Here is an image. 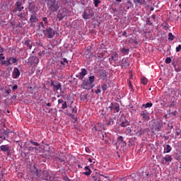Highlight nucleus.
Here are the masks:
<instances>
[{
    "instance_id": "29",
    "label": "nucleus",
    "mask_w": 181,
    "mask_h": 181,
    "mask_svg": "<svg viewBox=\"0 0 181 181\" xmlns=\"http://www.w3.org/2000/svg\"><path fill=\"white\" fill-rule=\"evenodd\" d=\"M152 105H153V104H152V103H147L146 104H143L142 107L143 108H151V107H152Z\"/></svg>"
},
{
    "instance_id": "63",
    "label": "nucleus",
    "mask_w": 181,
    "mask_h": 181,
    "mask_svg": "<svg viewBox=\"0 0 181 181\" xmlns=\"http://www.w3.org/2000/svg\"><path fill=\"white\" fill-rule=\"evenodd\" d=\"M11 91L12 90L11 89H7V90H6V94H11Z\"/></svg>"
},
{
    "instance_id": "20",
    "label": "nucleus",
    "mask_w": 181,
    "mask_h": 181,
    "mask_svg": "<svg viewBox=\"0 0 181 181\" xmlns=\"http://www.w3.org/2000/svg\"><path fill=\"white\" fill-rule=\"evenodd\" d=\"M170 151H172V146H170V145H169V144H167L164 147L163 153H169V152H170Z\"/></svg>"
},
{
    "instance_id": "15",
    "label": "nucleus",
    "mask_w": 181,
    "mask_h": 181,
    "mask_svg": "<svg viewBox=\"0 0 181 181\" xmlns=\"http://www.w3.org/2000/svg\"><path fill=\"white\" fill-rule=\"evenodd\" d=\"M140 115L142 117L144 121H149V119H151L149 115H148V113L145 112L144 111L141 112Z\"/></svg>"
},
{
    "instance_id": "1",
    "label": "nucleus",
    "mask_w": 181,
    "mask_h": 181,
    "mask_svg": "<svg viewBox=\"0 0 181 181\" xmlns=\"http://www.w3.org/2000/svg\"><path fill=\"white\" fill-rule=\"evenodd\" d=\"M2 66H5V67H8V66H18V59L16 57H6L4 61H1Z\"/></svg>"
},
{
    "instance_id": "11",
    "label": "nucleus",
    "mask_w": 181,
    "mask_h": 181,
    "mask_svg": "<svg viewBox=\"0 0 181 181\" xmlns=\"http://www.w3.org/2000/svg\"><path fill=\"white\" fill-rule=\"evenodd\" d=\"M28 9L29 12H30L31 13H33V12H35V9H36L35 3L28 2Z\"/></svg>"
},
{
    "instance_id": "60",
    "label": "nucleus",
    "mask_w": 181,
    "mask_h": 181,
    "mask_svg": "<svg viewBox=\"0 0 181 181\" xmlns=\"http://www.w3.org/2000/svg\"><path fill=\"white\" fill-rule=\"evenodd\" d=\"M172 115H173L174 117H176V115H177V111H174L173 112H171Z\"/></svg>"
},
{
    "instance_id": "6",
    "label": "nucleus",
    "mask_w": 181,
    "mask_h": 181,
    "mask_svg": "<svg viewBox=\"0 0 181 181\" xmlns=\"http://www.w3.org/2000/svg\"><path fill=\"white\" fill-rule=\"evenodd\" d=\"M66 16H67V11H66V8H63L59 11L57 15V18H58L59 21H62L64 18H66Z\"/></svg>"
},
{
    "instance_id": "57",
    "label": "nucleus",
    "mask_w": 181,
    "mask_h": 181,
    "mask_svg": "<svg viewBox=\"0 0 181 181\" xmlns=\"http://www.w3.org/2000/svg\"><path fill=\"white\" fill-rule=\"evenodd\" d=\"M12 89L13 90V91L18 90V85H15L12 87Z\"/></svg>"
},
{
    "instance_id": "9",
    "label": "nucleus",
    "mask_w": 181,
    "mask_h": 181,
    "mask_svg": "<svg viewBox=\"0 0 181 181\" xmlns=\"http://www.w3.org/2000/svg\"><path fill=\"white\" fill-rule=\"evenodd\" d=\"M172 160H173L172 156L166 155L165 157L162 158L161 163H163V165H166V163H168V162H172Z\"/></svg>"
},
{
    "instance_id": "26",
    "label": "nucleus",
    "mask_w": 181,
    "mask_h": 181,
    "mask_svg": "<svg viewBox=\"0 0 181 181\" xmlns=\"http://www.w3.org/2000/svg\"><path fill=\"white\" fill-rule=\"evenodd\" d=\"M110 60H113V62H117L118 60V54L117 52L114 53L110 58Z\"/></svg>"
},
{
    "instance_id": "58",
    "label": "nucleus",
    "mask_w": 181,
    "mask_h": 181,
    "mask_svg": "<svg viewBox=\"0 0 181 181\" xmlns=\"http://www.w3.org/2000/svg\"><path fill=\"white\" fill-rule=\"evenodd\" d=\"M0 138H1V139H2L3 141H5V139H6L5 136L1 135V130H0Z\"/></svg>"
},
{
    "instance_id": "4",
    "label": "nucleus",
    "mask_w": 181,
    "mask_h": 181,
    "mask_svg": "<svg viewBox=\"0 0 181 181\" xmlns=\"http://www.w3.org/2000/svg\"><path fill=\"white\" fill-rule=\"evenodd\" d=\"M82 88L84 90H91L93 88L92 83L88 81V79H84L81 84Z\"/></svg>"
},
{
    "instance_id": "2",
    "label": "nucleus",
    "mask_w": 181,
    "mask_h": 181,
    "mask_svg": "<svg viewBox=\"0 0 181 181\" xmlns=\"http://www.w3.org/2000/svg\"><path fill=\"white\" fill-rule=\"evenodd\" d=\"M47 5L50 12H57L59 10V2L56 0H47Z\"/></svg>"
},
{
    "instance_id": "36",
    "label": "nucleus",
    "mask_w": 181,
    "mask_h": 181,
    "mask_svg": "<svg viewBox=\"0 0 181 181\" xmlns=\"http://www.w3.org/2000/svg\"><path fill=\"white\" fill-rule=\"evenodd\" d=\"M129 42V43H134V45H139V42L136 41L134 38L130 39Z\"/></svg>"
},
{
    "instance_id": "52",
    "label": "nucleus",
    "mask_w": 181,
    "mask_h": 181,
    "mask_svg": "<svg viewBox=\"0 0 181 181\" xmlns=\"http://www.w3.org/2000/svg\"><path fill=\"white\" fill-rule=\"evenodd\" d=\"M43 22H45V25H47L49 23V21H47V18L46 17L42 18Z\"/></svg>"
},
{
    "instance_id": "54",
    "label": "nucleus",
    "mask_w": 181,
    "mask_h": 181,
    "mask_svg": "<svg viewBox=\"0 0 181 181\" xmlns=\"http://www.w3.org/2000/svg\"><path fill=\"white\" fill-rule=\"evenodd\" d=\"M146 23H148V25H152V23L151 22V18H147L146 19Z\"/></svg>"
},
{
    "instance_id": "19",
    "label": "nucleus",
    "mask_w": 181,
    "mask_h": 181,
    "mask_svg": "<svg viewBox=\"0 0 181 181\" xmlns=\"http://www.w3.org/2000/svg\"><path fill=\"white\" fill-rule=\"evenodd\" d=\"M42 178L44 180H49L50 179V175H49V172L47 171H42Z\"/></svg>"
},
{
    "instance_id": "46",
    "label": "nucleus",
    "mask_w": 181,
    "mask_h": 181,
    "mask_svg": "<svg viewBox=\"0 0 181 181\" xmlns=\"http://www.w3.org/2000/svg\"><path fill=\"white\" fill-rule=\"evenodd\" d=\"M21 19L25 20L26 19V17L25 16V13H21L19 15H18Z\"/></svg>"
},
{
    "instance_id": "50",
    "label": "nucleus",
    "mask_w": 181,
    "mask_h": 181,
    "mask_svg": "<svg viewBox=\"0 0 181 181\" xmlns=\"http://www.w3.org/2000/svg\"><path fill=\"white\" fill-rule=\"evenodd\" d=\"M123 141H124V137H122V136H120L119 137H118L117 142H119L121 144V142H122Z\"/></svg>"
},
{
    "instance_id": "22",
    "label": "nucleus",
    "mask_w": 181,
    "mask_h": 181,
    "mask_svg": "<svg viewBox=\"0 0 181 181\" xmlns=\"http://www.w3.org/2000/svg\"><path fill=\"white\" fill-rule=\"evenodd\" d=\"M113 110H114V112H119V104L117 103H114Z\"/></svg>"
},
{
    "instance_id": "32",
    "label": "nucleus",
    "mask_w": 181,
    "mask_h": 181,
    "mask_svg": "<svg viewBox=\"0 0 181 181\" xmlns=\"http://www.w3.org/2000/svg\"><path fill=\"white\" fill-rule=\"evenodd\" d=\"M33 168H34V169L35 170V173L36 174V176H37L38 177H40V172H42V171H40L38 169H37L35 165H34Z\"/></svg>"
},
{
    "instance_id": "21",
    "label": "nucleus",
    "mask_w": 181,
    "mask_h": 181,
    "mask_svg": "<svg viewBox=\"0 0 181 181\" xmlns=\"http://www.w3.org/2000/svg\"><path fill=\"white\" fill-rule=\"evenodd\" d=\"M173 129V125L170 122H168L167 127H165L166 131H168L167 134H170V131Z\"/></svg>"
},
{
    "instance_id": "39",
    "label": "nucleus",
    "mask_w": 181,
    "mask_h": 181,
    "mask_svg": "<svg viewBox=\"0 0 181 181\" xmlns=\"http://www.w3.org/2000/svg\"><path fill=\"white\" fill-rule=\"evenodd\" d=\"M88 81H90L92 85L94 83V80H95V77L94 76H89V79H88Z\"/></svg>"
},
{
    "instance_id": "12",
    "label": "nucleus",
    "mask_w": 181,
    "mask_h": 181,
    "mask_svg": "<svg viewBox=\"0 0 181 181\" xmlns=\"http://www.w3.org/2000/svg\"><path fill=\"white\" fill-rule=\"evenodd\" d=\"M28 60L31 64H39V58H37V57H31L29 58Z\"/></svg>"
},
{
    "instance_id": "28",
    "label": "nucleus",
    "mask_w": 181,
    "mask_h": 181,
    "mask_svg": "<svg viewBox=\"0 0 181 181\" xmlns=\"http://www.w3.org/2000/svg\"><path fill=\"white\" fill-rule=\"evenodd\" d=\"M88 97V94L85 93H82L81 94V100H82L83 101H84V100H87Z\"/></svg>"
},
{
    "instance_id": "55",
    "label": "nucleus",
    "mask_w": 181,
    "mask_h": 181,
    "mask_svg": "<svg viewBox=\"0 0 181 181\" xmlns=\"http://www.w3.org/2000/svg\"><path fill=\"white\" fill-rule=\"evenodd\" d=\"M181 50V45H179L178 47H176V52H179Z\"/></svg>"
},
{
    "instance_id": "7",
    "label": "nucleus",
    "mask_w": 181,
    "mask_h": 181,
    "mask_svg": "<svg viewBox=\"0 0 181 181\" xmlns=\"http://www.w3.org/2000/svg\"><path fill=\"white\" fill-rule=\"evenodd\" d=\"M15 8L13 10V13H16V12H21L24 7L22 6L21 1H16L15 4Z\"/></svg>"
},
{
    "instance_id": "13",
    "label": "nucleus",
    "mask_w": 181,
    "mask_h": 181,
    "mask_svg": "<svg viewBox=\"0 0 181 181\" xmlns=\"http://www.w3.org/2000/svg\"><path fill=\"white\" fill-rule=\"evenodd\" d=\"M99 77L101 80H107V71L104 69L99 72Z\"/></svg>"
},
{
    "instance_id": "41",
    "label": "nucleus",
    "mask_w": 181,
    "mask_h": 181,
    "mask_svg": "<svg viewBox=\"0 0 181 181\" xmlns=\"http://www.w3.org/2000/svg\"><path fill=\"white\" fill-rule=\"evenodd\" d=\"M175 136H179V138H181V130L177 129L175 132Z\"/></svg>"
},
{
    "instance_id": "14",
    "label": "nucleus",
    "mask_w": 181,
    "mask_h": 181,
    "mask_svg": "<svg viewBox=\"0 0 181 181\" xmlns=\"http://www.w3.org/2000/svg\"><path fill=\"white\" fill-rule=\"evenodd\" d=\"M120 66H121L122 67H125L126 69H127V67H129V62H128V59H127V58H123V59H122Z\"/></svg>"
},
{
    "instance_id": "56",
    "label": "nucleus",
    "mask_w": 181,
    "mask_h": 181,
    "mask_svg": "<svg viewBox=\"0 0 181 181\" xmlns=\"http://www.w3.org/2000/svg\"><path fill=\"white\" fill-rule=\"evenodd\" d=\"M66 101H64V100H63V99H59V100H58V103L59 104H63L64 103H65Z\"/></svg>"
},
{
    "instance_id": "49",
    "label": "nucleus",
    "mask_w": 181,
    "mask_h": 181,
    "mask_svg": "<svg viewBox=\"0 0 181 181\" xmlns=\"http://www.w3.org/2000/svg\"><path fill=\"white\" fill-rule=\"evenodd\" d=\"M37 147H32V146H30L28 147V151H37Z\"/></svg>"
},
{
    "instance_id": "44",
    "label": "nucleus",
    "mask_w": 181,
    "mask_h": 181,
    "mask_svg": "<svg viewBox=\"0 0 181 181\" xmlns=\"http://www.w3.org/2000/svg\"><path fill=\"white\" fill-rule=\"evenodd\" d=\"M107 125H114V119H110V120L107 123Z\"/></svg>"
},
{
    "instance_id": "16",
    "label": "nucleus",
    "mask_w": 181,
    "mask_h": 181,
    "mask_svg": "<svg viewBox=\"0 0 181 181\" xmlns=\"http://www.w3.org/2000/svg\"><path fill=\"white\" fill-rule=\"evenodd\" d=\"M21 76V71H19V69L14 68L13 71V78H18V77Z\"/></svg>"
},
{
    "instance_id": "48",
    "label": "nucleus",
    "mask_w": 181,
    "mask_h": 181,
    "mask_svg": "<svg viewBox=\"0 0 181 181\" xmlns=\"http://www.w3.org/2000/svg\"><path fill=\"white\" fill-rule=\"evenodd\" d=\"M27 155H28V153H26L23 151H21V158H23V159H25V158H26Z\"/></svg>"
},
{
    "instance_id": "17",
    "label": "nucleus",
    "mask_w": 181,
    "mask_h": 181,
    "mask_svg": "<svg viewBox=\"0 0 181 181\" xmlns=\"http://www.w3.org/2000/svg\"><path fill=\"white\" fill-rule=\"evenodd\" d=\"M23 43L25 45V46H27V47H28V49H32V45L33 44V42H32V40L27 39L25 40H24V42H23Z\"/></svg>"
},
{
    "instance_id": "8",
    "label": "nucleus",
    "mask_w": 181,
    "mask_h": 181,
    "mask_svg": "<svg viewBox=\"0 0 181 181\" xmlns=\"http://www.w3.org/2000/svg\"><path fill=\"white\" fill-rule=\"evenodd\" d=\"M162 128H163V124H162V122H156L153 125L152 129H153L154 131H157V132H159V131H162Z\"/></svg>"
},
{
    "instance_id": "27",
    "label": "nucleus",
    "mask_w": 181,
    "mask_h": 181,
    "mask_svg": "<svg viewBox=\"0 0 181 181\" xmlns=\"http://www.w3.org/2000/svg\"><path fill=\"white\" fill-rule=\"evenodd\" d=\"M107 111H110V112H112L114 110V103H110L109 106L106 107Z\"/></svg>"
},
{
    "instance_id": "24",
    "label": "nucleus",
    "mask_w": 181,
    "mask_h": 181,
    "mask_svg": "<svg viewBox=\"0 0 181 181\" xmlns=\"http://www.w3.org/2000/svg\"><path fill=\"white\" fill-rule=\"evenodd\" d=\"M85 170L86 172H84L83 175H85L86 176H90V175H91V170L88 166L85 167Z\"/></svg>"
},
{
    "instance_id": "37",
    "label": "nucleus",
    "mask_w": 181,
    "mask_h": 181,
    "mask_svg": "<svg viewBox=\"0 0 181 181\" xmlns=\"http://www.w3.org/2000/svg\"><path fill=\"white\" fill-rule=\"evenodd\" d=\"M175 39V37L172 33H168V40L172 41Z\"/></svg>"
},
{
    "instance_id": "53",
    "label": "nucleus",
    "mask_w": 181,
    "mask_h": 181,
    "mask_svg": "<svg viewBox=\"0 0 181 181\" xmlns=\"http://www.w3.org/2000/svg\"><path fill=\"white\" fill-rule=\"evenodd\" d=\"M138 4H140L141 5L144 4L145 2V0H136Z\"/></svg>"
},
{
    "instance_id": "40",
    "label": "nucleus",
    "mask_w": 181,
    "mask_h": 181,
    "mask_svg": "<svg viewBox=\"0 0 181 181\" xmlns=\"http://www.w3.org/2000/svg\"><path fill=\"white\" fill-rule=\"evenodd\" d=\"M126 6L127 9H129V8H131V6H132V2H131V1H127V4H126Z\"/></svg>"
},
{
    "instance_id": "51",
    "label": "nucleus",
    "mask_w": 181,
    "mask_h": 181,
    "mask_svg": "<svg viewBox=\"0 0 181 181\" xmlns=\"http://www.w3.org/2000/svg\"><path fill=\"white\" fill-rule=\"evenodd\" d=\"M121 144L122 146H127V141H122L119 143Z\"/></svg>"
},
{
    "instance_id": "25",
    "label": "nucleus",
    "mask_w": 181,
    "mask_h": 181,
    "mask_svg": "<svg viewBox=\"0 0 181 181\" xmlns=\"http://www.w3.org/2000/svg\"><path fill=\"white\" fill-rule=\"evenodd\" d=\"M129 121H128L127 119H124V121L122 122L120 124V127H122V128H125V127H128V125H129Z\"/></svg>"
},
{
    "instance_id": "30",
    "label": "nucleus",
    "mask_w": 181,
    "mask_h": 181,
    "mask_svg": "<svg viewBox=\"0 0 181 181\" xmlns=\"http://www.w3.org/2000/svg\"><path fill=\"white\" fill-rule=\"evenodd\" d=\"M172 64H173V66H174L175 71H177V72L181 71L180 67L178 66L177 65H176V64H175V62H173Z\"/></svg>"
},
{
    "instance_id": "62",
    "label": "nucleus",
    "mask_w": 181,
    "mask_h": 181,
    "mask_svg": "<svg viewBox=\"0 0 181 181\" xmlns=\"http://www.w3.org/2000/svg\"><path fill=\"white\" fill-rule=\"evenodd\" d=\"M122 35L124 36L125 37H128V35H127V31H124Z\"/></svg>"
},
{
    "instance_id": "45",
    "label": "nucleus",
    "mask_w": 181,
    "mask_h": 181,
    "mask_svg": "<svg viewBox=\"0 0 181 181\" xmlns=\"http://www.w3.org/2000/svg\"><path fill=\"white\" fill-rule=\"evenodd\" d=\"M141 83H142V84H147V83H148V79L146 78H141Z\"/></svg>"
},
{
    "instance_id": "31",
    "label": "nucleus",
    "mask_w": 181,
    "mask_h": 181,
    "mask_svg": "<svg viewBox=\"0 0 181 181\" xmlns=\"http://www.w3.org/2000/svg\"><path fill=\"white\" fill-rule=\"evenodd\" d=\"M82 17L83 18V19H90V14L87 13V12L84 11Z\"/></svg>"
},
{
    "instance_id": "34",
    "label": "nucleus",
    "mask_w": 181,
    "mask_h": 181,
    "mask_svg": "<svg viewBox=\"0 0 181 181\" xmlns=\"http://www.w3.org/2000/svg\"><path fill=\"white\" fill-rule=\"evenodd\" d=\"M108 86H110V84L108 83L103 84L101 86L103 91H107V88H108Z\"/></svg>"
},
{
    "instance_id": "23",
    "label": "nucleus",
    "mask_w": 181,
    "mask_h": 181,
    "mask_svg": "<svg viewBox=\"0 0 181 181\" xmlns=\"http://www.w3.org/2000/svg\"><path fill=\"white\" fill-rule=\"evenodd\" d=\"M0 149L2 151V152H9V146H8V145L1 146Z\"/></svg>"
},
{
    "instance_id": "64",
    "label": "nucleus",
    "mask_w": 181,
    "mask_h": 181,
    "mask_svg": "<svg viewBox=\"0 0 181 181\" xmlns=\"http://www.w3.org/2000/svg\"><path fill=\"white\" fill-rule=\"evenodd\" d=\"M95 94H100V93H101V90L100 89H97L95 91Z\"/></svg>"
},
{
    "instance_id": "43",
    "label": "nucleus",
    "mask_w": 181,
    "mask_h": 181,
    "mask_svg": "<svg viewBox=\"0 0 181 181\" xmlns=\"http://www.w3.org/2000/svg\"><path fill=\"white\" fill-rule=\"evenodd\" d=\"M66 108H67V102L66 101L64 102L62 105V110H66Z\"/></svg>"
},
{
    "instance_id": "10",
    "label": "nucleus",
    "mask_w": 181,
    "mask_h": 181,
    "mask_svg": "<svg viewBox=\"0 0 181 181\" xmlns=\"http://www.w3.org/2000/svg\"><path fill=\"white\" fill-rule=\"evenodd\" d=\"M87 74V69H82L81 71L79 73L78 75L76 76L79 80H83L84 78V76Z\"/></svg>"
},
{
    "instance_id": "47",
    "label": "nucleus",
    "mask_w": 181,
    "mask_h": 181,
    "mask_svg": "<svg viewBox=\"0 0 181 181\" xmlns=\"http://www.w3.org/2000/svg\"><path fill=\"white\" fill-rule=\"evenodd\" d=\"M171 62H172V59H170V57H167V58L165 59V63H166L167 64H170Z\"/></svg>"
},
{
    "instance_id": "5",
    "label": "nucleus",
    "mask_w": 181,
    "mask_h": 181,
    "mask_svg": "<svg viewBox=\"0 0 181 181\" xmlns=\"http://www.w3.org/2000/svg\"><path fill=\"white\" fill-rule=\"evenodd\" d=\"M50 86H51V87H53L54 91H59V90H60V91H62V83H60L56 81H52Z\"/></svg>"
},
{
    "instance_id": "33",
    "label": "nucleus",
    "mask_w": 181,
    "mask_h": 181,
    "mask_svg": "<svg viewBox=\"0 0 181 181\" xmlns=\"http://www.w3.org/2000/svg\"><path fill=\"white\" fill-rule=\"evenodd\" d=\"M121 52L123 54H128V53H129V49H127V48H122L121 49Z\"/></svg>"
},
{
    "instance_id": "3",
    "label": "nucleus",
    "mask_w": 181,
    "mask_h": 181,
    "mask_svg": "<svg viewBox=\"0 0 181 181\" xmlns=\"http://www.w3.org/2000/svg\"><path fill=\"white\" fill-rule=\"evenodd\" d=\"M43 33L46 37L52 39L56 35V31L53 28H47L45 30H43Z\"/></svg>"
},
{
    "instance_id": "38",
    "label": "nucleus",
    "mask_w": 181,
    "mask_h": 181,
    "mask_svg": "<svg viewBox=\"0 0 181 181\" xmlns=\"http://www.w3.org/2000/svg\"><path fill=\"white\" fill-rule=\"evenodd\" d=\"M93 4H94L95 8H98V4H101V1L93 0Z\"/></svg>"
},
{
    "instance_id": "59",
    "label": "nucleus",
    "mask_w": 181,
    "mask_h": 181,
    "mask_svg": "<svg viewBox=\"0 0 181 181\" xmlns=\"http://www.w3.org/2000/svg\"><path fill=\"white\" fill-rule=\"evenodd\" d=\"M63 180L64 181H70V179H69V177H64Z\"/></svg>"
},
{
    "instance_id": "18",
    "label": "nucleus",
    "mask_w": 181,
    "mask_h": 181,
    "mask_svg": "<svg viewBox=\"0 0 181 181\" xmlns=\"http://www.w3.org/2000/svg\"><path fill=\"white\" fill-rule=\"evenodd\" d=\"M39 19L37 18V16H36L35 14H32L30 18V23H36Z\"/></svg>"
},
{
    "instance_id": "35",
    "label": "nucleus",
    "mask_w": 181,
    "mask_h": 181,
    "mask_svg": "<svg viewBox=\"0 0 181 181\" xmlns=\"http://www.w3.org/2000/svg\"><path fill=\"white\" fill-rule=\"evenodd\" d=\"M135 144V139H129V146H132Z\"/></svg>"
},
{
    "instance_id": "42",
    "label": "nucleus",
    "mask_w": 181,
    "mask_h": 181,
    "mask_svg": "<svg viewBox=\"0 0 181 181\" xmlns=\"http://www.w3.org/2000/svg\"><path fill=\"white\" fill-rule=\"evenodd\" d=\"M30 144H32V145H33L34 146H40V144H39V143L33 141V140H30Z\"/></svg>"
},
{
    "instance_id": "61",
    "label": "nucleus",
    "mask_w": 181,
    "mask_h": 181,
    "mask_svg": "<svg viewBox=\"0 0 181 181\" xmlns=\"http://www.w3.org/2000/svg\"><path fill=\"white\" fill-rule=\"evenodd\" d=\"M168 107H175V103L173 102H171L169 105Z\"/></svg>"
}]
</instances>
